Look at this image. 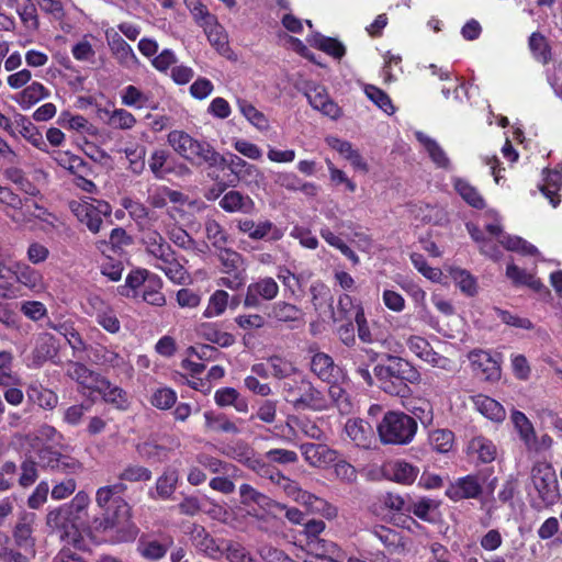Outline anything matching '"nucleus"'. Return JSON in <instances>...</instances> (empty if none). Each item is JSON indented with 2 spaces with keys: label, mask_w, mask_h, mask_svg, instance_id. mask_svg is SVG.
<instances>
[{
  "label": "nucleus",
  "mask_w": 562,
  "mask_h": 562,
  "mask_svg": "<svg viewBox=\"0 0 562 562\" xmlns=\"http://www.w3.org/2000/svg\"><path fill=\"white\" fill-rule=\"evenodd\" d=\"M304 551L306 562H346V552L335 542L314 537L307 539Z\"/></svg>",
  "instance_id": "nucleus-9"
},
{
  "label": "nucleus",
  "mask_w": 562,
  "mask_h": 562,
  "mask_svg": "<svg viewBox=\"0 0 562 562\" xmlns=\"http://www.w3.org/2000/svg\"><path fill=\"white\" fill-rule=\"evenodd\" d=\"M303 316L304 314L300 307L284 301L274 303L268 313L269 318L279 323H285L291 328H296L302 324Z\"/></svg>",
  "instance_id": "nucleus-21"
},
{
  "label": "nucleus",
  "mask_w": 562,
  "mask_h": 562,
  "mask_svg": "<svg viewBox=\"0 0 562 562\" xmlns=\"http://www.w3.org/2000/svg\"><path fill=\"white\" fill-rule=\"evenodd\" d=\"M199 335L209 340L210 342L216 344L222 347H227L233 345L234 337L233 335L220 330V328L215 324L204 323L199 327Z\"/></svg>",
  "instance_id": "nucleus-46"
},
{
  "label": "nucleus",
  "mask_w": 562,
  "mask_h": 562,
  "mask_svg": "<svg viewBox=\"0 0 562 562\" xmlns=\"http://www.w3.org/2000/svg\"><path fill=\"white\" fill-rule=\"evenodd\" d=\"M49 90L40 81H32L12 97V100L23 110H29L40 101L49 97Z\"/></svg>",
  "instance_id": "nucleus-23"
},
{
  "label": "nucleus",
  "mask_w": 562,
  "mask_h": 562,
  "mask_svg": "<svg viewBox=\"0 0 562 562\" xmlns=\"http://www.w3.org/2000/svg\"><path fill=\"white\" fill-rule=\"evenodd\" d=\"M481 493L482 486L475 475L460 477L446 490V495L453 502L476 498Z\"/></svg>",
  "instance_id": "nucleus-18"
},
{
  "label": "nucleus",
  "mask_w": 562,
  "mask_h": 562,
  "mask_svg": "<svg viewBox=\"0 0 562 562\" xmlns=\"http://www.w3.org/2000/svg\"><path fill=\"white\" fill-rule=\"evenodd\" d=\"M179 480L178 471L167 469L156 481L155 488L148 492L153 499H170L177 488Z\"/></svg>",
  "instance_id": "nucleus-24"
},
{
  "label": "nucleus",
  "mask_w": 562,
  "mask_h": 562,
  "mask_svg": "<svg viewBox=\"0 0 562 562\" xmlns=\"http://www.w3.org/2000/svg\"><path fill=\"white\" fill-rule=\"evenodd\" d=\"M327 383L329 384L328 394L340 413H350L352 411V403L347 392L349 386L347 374L345 373V379L341 381H328Z\"/></svg>",
  "instance_id": "nucleus-31"
},
{
  "label": "nucleus",
  "mask_w": 562,
  "mask_h": 562,
  "mask_svg": "<svg viewBox=\"0 0 562 562\" xmlns=\"http://www.w3.org/2000/svg\"><path fill=\"white\" fill-rule=\"evenodd\" d=\"M301 451L304 460L316 468H327L337 460V452L325 445L305 443Z\"/></svg>",
  "instance_id": "nucleus-19"
},
{
  "label": "nucleus",
  "mask_w": 562,
  "mask_h": 562,
  "mask_svg": "<svg viewBox=\"0 0 562 562\" xmlns=\"http://www.w3.org/2000/svg\"><path fill=\"white\" fill-rule=\"evenodd\" d=\"M415 136L420 143L431 161L442 169H451V162L442 147L431 137L423 132H416Z\"/></svg>",
  "instance_id": "nucleus-25"
},
{
  "label": "nucleus",
  "mask_w": 562,
  "mask_h": 562,
  "mask_svg": "<svg viewBox=\"0 0 562 562\" xmlns=\"http://www.w3.org/2000/svg\"><path fill=\"white\" fill-rule=\"evenodd\" d=\"M19 133L21 136L37 149L47 153V144L42 132L27 117L21 115L18 120Z\"/></svg>",
  "instance_id": "nucleus-37"
},
{
  "label": "nucleus",
  "mask_w": 562,
  "mask_h": 562,
  "mask_svg": "<svg viewBox=\"0 0 562 562\" xmlns=\"http://www.w3.org/2000/svg\"><path fill=\"white\" fill-rule=\"evenodd\" d=\"M35 520L34 513H23L19 517L13 531L15 544L30 555L35 554V539L33 537Z\"/></svg>",
  "instance_id": "nucleus-15"
},
{
  "label": "nucleus",
  "mask_w": 562,
  "mask_h": 562,
  "mask_svg": "<svg viewBox=\"0 0 562 562\" xmlns=\"http://www.w3.org/2000/svg\"><path fill=\"white\" fill-rule=\"evenodd\" d=\"M510 419L526 448H535L537 446V436L528 417L522 412L514 411Z\"/></svg>",
  "instance_id": "nucleus-34"
},
{
  "label": "nucleus",
  "mask_w": 562,
  "mask_h": 562,
  "mask_svg": "<svg viewBox=\"0 0 562 562\" xmlns=\"http://www.w3.org/2000/svg\"><path fill=\"white\" fill-rule=\"evenodd\" d=\"M311 370L324 382L341 381L345 379L342 369L336 366L333 358L324 352H318L313 356Z\"/></svg>",
  "instance_id": "nucleus-17"
},
{
  "label": "nucleus",
  "mask_w": 562,
  "mask_h": 562,
  "mask_svg": "<svg viewBox=\"0 0 562 562\" xmlns=\"http://www.w3.org/2000/svg\"><path fill=\"white\" fill-rule=\"evenodd\" d=\"M192 543L199 552L210 558L216 557L220 552V547L215 540L202 527L193 529Z\"/></svg>",
  "instance_id": "nucleus-41"
},
{
  "label": "nucleus",
  "mask_w": 562,
  "mask_h": 562,
  "mask_svg": "<svg viewBox=\"0 0 562 562\" xmlns=\"http://www.w3.org/2000/svg\"><path fill=\"white\" fill-rule=\"evenodd\" d=\"M249 236L255 239L267 238L269 240H278L282 237V232L269 221H262L258 224L248 226Z\"/></svg>",
  "instance_id": "nucleus-56"
},
{
  "label": "nucleus",
  "mask_w": 562,
  "mask_h": 562,
  "mask_svg": "<svg viewBox=\"0 0 562 562\" xmlns=\"http://www.w3.org/2000/svg\"><path fill=\"white\" fill-rule=\"evenodd\" d=\"M177 393L170 387H158L150 396V404L158 409H169L177 402Z\"/></svg>",
  "instance_id": "nucleus-61"
},
{
  "label": "nucleus",
  "mask_w": 562,
  "mask_h": 562,
  "mask_svg": "<svg viewBox=\"0 0 562 562\" xmlns=\"http://www.w3.org/2000/svg\"><path fill=\"white\" fill-rule=\"evenodd\" d=\"M54 160L64 169L69 172L76 173H86L88 166L86 161L77 156L71 154L70 151L56 150L53 153Z\"/></svg>",
  "instance_id": "nucleus-43"
},
{
  "label": "nucleus",
  "mask_w": 562,
  "mask_h": 562,
  "mask_svg": "<svg viewBox=\"0 0 562 562\" xmlns=\"http://www.w3.org/2000/svg\"><path fill=\"white\" fill-rule=\"evenodd\" d=\"M90 504V497L85 491L78 492L71 502L65 507L71 516V528H77L78 524L87 516Z\"/></svg>",
  "instance_id": "nucleus-40"
},
{
  "label": "nucleus",
  "mask_w": 562,
  "mask_h": 562,
  "mask_svg": "<svg viewBox=\"0 0 562 562\" xmlns=\"http://www.w3.org/2000/svg\"><path fill=\"white\" fill-rule=\"evenodd\" d=\"M469 451L484 463L492 462L496 457V447L487 438L475 437L469 443Z\"/></svg>",
  "instance_id": "nucleus-44"
},
{
  "label": "nucleus",
  "mask_w": 562,
  "mask_h": 562,
  "mask_svg": "<svg viewBox=\"0 0 562 562\" xmlns=\"http://www.w3.org/2000/svg\"><path fill=\"white\" fill-rule=\"evenodd\" d=\"M157 269L165 272L167 278L177 284H184L189 281V274L184 267L176 259L175 252L159 263H155Z\"/></svg>",
  "instance_id": "nucleus-38"
},
{
  "label": "nucleus",
  "mask_w": 562,
  "mask_h": 562,
  "mask_svg": "<svg viewBox=\"0 0 562 562\" xmlns=\"http://www.w3.org/2000/svg\"><path fill=\"white\" fill-rule=\"evenodd\" d=\"M69 209L77 220L93 234L99 233L103 217L111 214L110 204L95 199L72 200L69 202Z\"/></svg>",
  "instance_id": "nucleus-8"
},
{
  "label": "nucleus",
  "mask_w": 562,
  "mask_h": 562,
  "mask_svg": "<svg viewBox=\"0 0 562 562\" xmlns=\"http://www.w3.org/2000/svg\"><path fill=\"white\" fill-rule=\"evenodd\" d=\"M419 474V469L405 460L386 461L380 468V475L403 485H411Z\"/></svg>",
  "instance_id": "nucleus-14"
},
{
  "label": "nucleus",
  "mask_w": 562,
  "mask_h": 562,
  "mask_svg": "<svg viewBox=\"0 0 562 562\" xmlns=\"http://www.w3.org/2000/svg\"><path fill=\"white\" fill-rule=\"evenodd\" d=\"M428 441L435 451L447 453L453 447L454 435L448 429H435L429 432Z\"/></svg>",
  "instance_id": "nucleus-51"
},
{
  "label": "nucleus",
  "mask_w": 562,
  "mask_h": 562,
  "mask_svg": "<svg viewBox=\"0 0 562 562\" xmlns=\"http://www.w3.org/2000/svg\"><path fill=\"white\" fill-rule=\"evenodd\" d=\"M55 353L56 349L53 344V338L49 335H43L37 339L27 366L31 368H40L48 359L53 358Z\"/></svg>",
  "instance_id": "nucleus-35"
},
{
  "label": "nucleus",
  "mask_w": 562,
  "mask_h": 562,
  "mask_svg": "<svg viewBox=\"0 0 562 562\" xmlns=\"http://www.w3.org/2000/svg\"><path fill=\"white\" fill-rule=\"evenodd\" d=\"M540 190L553 207L560 204L562 196V167L547 172Z\"/></svg>",
  "instance_id": "nucleus-29"
},
{
  "label": "nucleus",
  "mask_w": 562,
  "mask_h": 562,
  "mask_svg": "<svg viewBox=\"0 0 562 562\" xmlns=\"http://www.w3.org/2000/svg\"><path fill=\"white\" fill-rule=\"evenodd\" d=\"M122 206L128 212L131 217L138 224L143 232L153 228L155 214L150 212L143 203L130 198L122 200Z\"/></svg>",
  "instance_id": "nucleus-28"
},
{
  "label": "nucleus",
  "mask_w": 562,
  "mask_h": 562,
  "mask_svg": "<svg viewBox=\"0 0 562 562\" xmlns=\"http://www.w3.org/2000/svg\"><path fill=\"white\" fill-rule=\"evenodd\" d=\"M15 268L16 269L14 273L19 283L34 292H41L45 290L44 278L40 271L24 263H18Z\"/></svg>",
  "instance_id": "nucleus-33"
},
{
  "label": "nucleus",
  "mask_w": 562,
  "mask_h": 562,
  "mask_svg": "<svg viewBox=\"0 0 562 562\" xmlns=\"http://www.w3.org/2000/svg\"><path fill=\"white\" fill-rule=\"evenodd\" d=\"M59 123L68 130L80 132V133H90L93 126L89 123V121L79 114H71L69 112H63L59 116Z\"/></svg>",
  "instance_id": "nucleus-62"
},
{
  "label": "nucleus",
  "mask_w": 562,
  "mask_h": 562,
  "mask_svg": "<svg viewBox=\"0 0 562 562\" xmlns=\"http://www.w3.org/2000/svg\"><path fill=\"white\" fill-rule=\"evenodd\" d=\"M347 436L361 448H370L374 441V432L371 425L359 418L348 419L345 425Z\"/></svg>",
  "instance_id": "nucleus-22"
},
{
  "label": "nucleus",
  "mask_w": 562,
  "mask_h": 562,
  "mask_svg": "<svg viewBox=\"0 0 562 562\" xmlns=\"http://www.w3.org/2000/svg\"><path fill=\"white\" fill-rule=\"evenodd\" d=\"M124 490L123 485H106L95 493L98 507L104 510V518L95 521V529L111 532L114 541L123 542L135 539L137 528L132 522L131 507L126 501L116 496Z\"/></svg>",
  "instance_id": "nucleus-1"
},
{
  "label": "nucleus",
  "mask_w": 562,
  "mask_h": 562,
  "mask_svg": "<svg viewBox=\"0 0 562 562\" xmlns=\"http://www.w3.org/2000/svg\"><path fill=\"white\" fill-rule=\"evenodd\" d=\"M95 392L101 394L105 402L115 405L117 408L124 409L127 407L126 393L121 387L111 384L109 380L106 386Z\"/></svg>",
  "instance_id": "nucleus-60"
},
{
  "label": "nucleus",
  "mask_w": 562,
  "mask_h": 562,
  "mask_svg": "<svg viewBox=\"0 0 562 562\" xmlns=\"http://www.w3.org/2000/svg\"><path fill=\"white\" fill-rule=\"evenodd\" d=\"M168 144L180 156L196 164L216 166L223 161L220 154L207 143L199 142L183 131H171L168 134Z\"/></svg>",
  "instance_id": "nucleus-4"
},
{
  "label": "nucleus",
  "mask_w": 562,
  "mask_h": 562,
  "mask_svg": "<svg viewBox=\"0 0 562 562\" xmlns=\"http://www.w3.org/2000/svg\"><path fill=\"white\" fill-rule=\"evenodd\" d=\"M105 40L112 56L120 66L126 69H136L139 66V59L131 45L114 29L105 31Z\"/></svg>",
  "instance_id": "nucleus-12"
},
{
  "label": "nucleus",
  "mask_w": 562,
  "mask_h": 562,
  "mask_svg": "<svg viewBox=\"0 0 562 562\" xmlns=\"http://www.w3.org/2000/svg\"><path fill=\"white\" fill-rule=\"evenodd\" d=\"M417 430L415 419L405 413L389 412L378 425V434L383 443H409Z\"/></svg>",
  "instance_id": "nucleus-5"
},
{
  "label": "nucleus",
  "mask_w": 562,
  "mask_h": 562,
  "mask_svg": "<svg viewBox=\"0 0 562 562\" xmlns=\"http://www.w3.org/2000/svg\"><path fill=\"white\" fill-rule=\"evenodd\" d=\"M278 483L289 497H291L293 501L302 504L305 507L307 506L310 501L313 499V494L303 491L296 482L288 477H280Z\"/></svg>",
  "instance_id": "nucleus-55"
},
{
  "label": "nucleus",
  "mask_w": 562,
  "mask_h": 562,
  "mask_svg": "<svg viewBox=\"0 0 562 562\" xmlns=\"http://www.w3.org/2000/svg\"><path fill=\"white\" fill-rule=\"evenodd\" d=\"M101 117L106 116V124L113 128L132 130L136 124V117L125 109H100Z\"/></svg>",
  "instance_id": "nucleus-36"
},
{
  "label": "nucleus",
  "mask_w": 562,
  "mask_h": 562,
  "mask_svg": "<svg viewBox=\"0 0 562 562\" xmlns=\"http://www.w3.org/2000/svg\"><path fill=\"white\" fill-rule=\"evenodd\" d=\"M279 293V285L272 278H262L248 285V306L257 302V297L262 300H273Z\"/></svg>",
  "instance_id": "nucleus-32"
},
{
  "label": "nucleus",
  "mask_w": 562,
  "mask_h": 562,
  "mask_svg": "<svg viewBox=\"0 0 562 562\" xmlns=\"http://www.w3.org/2000/svg\"><path fill=\"white\" fill-rule=\"evenodd\" d=\"M283 394L290 404L297 409H326L328 402L321 391L315 389L313 384L305 380H289L283 383Z\"/></svg>",
  "instance_id": "nucleus-6"
},
{
  "label": "nucleus",
  "mask_w": 562,
  "mask_h": 562,
  "mask_svg": "<svg viewBox=\"0 0 562 562\" xmlns=\"http://www.w3.org/2000/svg\"><path fill=\"white\" fill-rule=\"evenodd\" d=\"M210 44L221 54L225 55L228 52L227 47V35L220 23H216L215 26L207 29L204 31Z\"/></svg>",
  "instance_id": "nucleus-64"
},
{
  "label": "nucleus",
  "mask_w": 562,
  "mask_h": 562,
  "mask_svg": "<svg viewBox=\"0 0 562 562\" xmlns=\"http://www.w3.org/2000/svg\"><path fill=\"white\" fill-rule=\"evenodd\" d=\"M66 374L78 383L82 393H94L108 385V379L79 362H70Z\"/></svg>",
  "instance_id": "nucleus-10"
},
{
  "label": "nucleus",
  "mask_w": 562,
  "mask_h": 562,
  "mask_svg": "<svg viewBox=\"0 0 562 562\" xmlns=\"http://www.w3.org/2000/svg\"><path fill=\"white\" fill-rule=\"evenodd\" d=\"M469 361L473 372L484 380H497L501 375V367L497 360L485 350H473L469 353Z\"/></svg>",
  "instance_id": "nucleus-16"
},
{
  "label": "nucleus",
  "mask_w": 562,
  "mask_h": 562,
  "mask_svg": "<svg viewBox=\"0 0 562 562\" xmlns=\"http://www.w3.org/2000/svg\"><path fill=\"white\" fill-rule=\"evenodd\" d=\"M473 403L477 412L494 423H502L506 417L503 405L492 397L479 394L473 397Z\"/></svg>",
  "instance_id": "nucleus-30"
},
{
  "label": "nucleus",
  "mask_w": 562,
  "mask_h": 562,
  "mask_svg": "<svg viewBox=\"0 0 562 562\" xmlns=\"http://www.w3.org/2000/svg\"><path fill=\"white\" fill-rule=\"evenodd\" d=\"M95 363L110 368H119L124 364V358L113 349L98 346L92 351Z\"/></svg>",
  "instance_id": "nucleus-54"
},
{
  "label": "nucleus",
  "mask_w": 562,
  "mask_h": 562,
  "mask_svg": "<svg viewBox=\"0 0 562 562\" xmlns=\"http://www.w3.org/2000/svg\"><path fill=\"white\" fill-rule=\"evenodd\" d=\"M386 364H379L374 368V374L380 382V387L391 395L404 397L408 394V383H418L420 373L407 360L387 356Z\"/></svg>",
  "instance_id": "nucleus-3"
},
{
  "label": "nucleus",
  "mask_w": 562,
  "mask_h": 562,
  "mask_svg": "<svg viewBox=\"0 0 562 562\" xmlns=\"http://www.w3.org/2000/svg\"><path fill=\"white\" fill-rule=\"evenodd\" d=\"M307 42L310 45L337 59H340L346 53V48L342 43L331 37H325L319 33L312 34L307 38Z\"/></svg>",
  "instance_id": "nucleus-39"
},
{
  "label": "nucleus",
  "mask_w": 562,
  "mask_h": 562,
  "mask_svg": "<svg viewBox=\"0 0 562 562\" xmlns=\"http://www.w3.org/2000/svg\"><path fill=\"white\" fill-rule=\"evenodd\" d=\"M148 101L149 97L136 86L128 85L121 91V102L125 106L143 109Z\"/></svg>",
  "instance_id": "nucleus-53"
},
{
  "label": "nucleus",
  "mask_w": 562,
  "mask_h": 562,
  "mask_svg": "<svg viewBox=\"0 0 562 562\" xmlns=\"http://www.w3.org/2000/svg\"><path fill=\"white\" fill-rule=\"evenodd\" d=\"M453 187L460 196L471 206L476 209H482L484 206V200L481 194L464 179L456 178L453 180Z\"/></svg>",
  "instance_id": "nucleus-50"
},
{
  "label": "nucleus",
  "mask_w": 562,
  "mask_h": 562,
  "mask_svg": "<svg viewBox=\"0 0 562 562\" xmlns=\"http://www.w3.org/2000/svg\"><path fill=\"white\" fill-rule=\"evenodd\" d=\"M506 277L517 286H527L535 292H540L544 289L543 283L535 276V273H531L515 263L507 265Z\"/></svg>",
  "instance_id": "nucleus-27"
},
{
  "label": "nucleus",
  "mask_w": 562,
  "mask_h": 562,
  "mask_svg": "<svg viewBox=\"0 0 562 562\" xmlns=\"http://www.w3.org/2000/svg\"><path fill=\"white\" fill-rule=\"evenodd\" d=\"M27 398L43 409L52 411L58 404L57 394L43 386L40 382H32L26 390Z\"/></svg>",
  "instance_id": "nucleus-26"
},
{
  "label": "nucleus",
  "mask_w": 562,
  "mask_h": 562,
  "mask_svg": "<svg viewBox=\"0 0 562 562\" xmlns=\"http://www.w3.org/2000/svg\"><path fill=\"white\" fill-rule=\"evenodd\" d=\"M46 525L52 530L61 531L60 538L64 539L70 535L69 529L71 528V516L65 509V507H59L54 510H50L46 516Z\"/></svg>",
  "instance_id": "nucleus-42"
},
{
  "label": "nucleus",
  "mask_w": 562,
  "mask_h": 562,
  "mask_svg": "<svg viewBox=\"0 0 562 562\" xmlns=\"http://www.w3.org/2000/svg\"><path fill=\"white\" fill-rule=\"evenodd\" d=\"M40 223V227L44 232L56 229L60 226L59 217L45 206L36 202L34 211V224Z\"/></svg>",
  "instance_id": "nucleus-57"
},
{
  "label": "nucleus",
  "mask_w": 562,
  "mask_h": 562,
  "mask_svg": "<svg viewBox=\"0 0 562 562\" xmlns=\"http://www.w3.org/2000/svg\"><path fill=\"white\" fill-rule=\"evenodd\" d=\"M450 278L454 281L459 289L468 294L473 295L476 292V281L474 277L467 270L458 267H448L446 269Z\"/></svg>",
  "instance_id": "nucleus-47"
},
{
  "label": "nucleus",
  "mask_w": 562,
  "mask_h": 562,
  "mask_svg": "<svg viewBox=\"0 0 562 562\" xmlns=\"http://www.w3.org/2000/svg\"><path fill=\"white\" fill-rule=\"evenodd\" d=\"M88 313L108 333L116 334L121 329V322L113 307L98 295L88 299Z\"/></svg>",
  "instance_id": "nucleus-11"
},
{
  "label": "nucleus",
  "mask_w": 562,
  "mask_h": 562,
  "mask_svg": "<svg viewBox=\"0 0 562 562\" xmlns=\"http://www.w3.org/2000/svg\"><path fill=\"white\" fill-rule=\"evenodd\" d=\"M161 280L157 276L149 277L146 286L143 290L142 299L154 306H162L166 304V297L161 292Z\"/></svg>",
  "instance_id": "nucleus-48"
},
{
  "label": "nucleus",
  "mask_w": 562,
  "mask_h": 562,
  "mask_svg": "<svg viewBox=\"0 0 562 562\" xmlns=\"http://www.w3.org/2000/svg\"><path fill=\"white\" fill-rule=\"evenodd\" d=\"M143 244L146 252L155 259V263L161 262L173 254L171 246L153 228L143 233Z\"/></svg>",
  "instance_id": "nucleus-20"
},
{
  "label": "nucleus",
  "mask_w": 562,
  "mask_h": 562,
  "mask_svg": "<svg viewBox=\"0 0 562 562\" xmlns=\"http://www.w3.org/2000/svg\"><path fill=\"white\" fill-rule=\"evenodd\" d=\"M530 479L537 495L544 506H552L561 497L555 471L551 463L537 461L530 471Z\"/></svg>",
  "instance_id": "nucleus-7"
},
{
  "label": "nucleus",
  "mask_w": 562,
  "mask_h": 562,
  "mask_svg": "<svg viewBox=\"0 0 562 562\" xmlns=\"http://www.w3.org/2000/svg\"><path fill=\"white\" fill-rule=\"evenodd\" d=\"M205 428L209 431L237 432L236 424L229 422L225 416L215 415L212 412L204 413Z\"/></svg>",
  "instance_id": "nucleus-59"
},
{
  "label": "nucleus",
  "mask_w": 562,
  "mask_h": 562,
  "mask_svg": "<svg viewBox=\"0 0 562 562\" xmlns=\"http://www.w3.org/2000/svg\"><path fill=\"white\" fill-rule=\"evenodd\" d=\"M228 303V294L223 290L215 291L207 303L204 316L207 318L220 316L226 310Z\"/></svg>",
  "instance_id": "nucleus-63"
},
{
  "label": "nucleus",
  "mask_w": 562,
  "mask_h": 562,
  "mask_svg": "<svg viewBox=\"0 0 562 562\" xmlns=\"http://www.w3.org/2000/svg\"><path fill=\"white\" fill-rule=\"evenodd\" d=\"M35 205V200L25 199L14 212H7V216L18 225L26 226L34 224Z\"/></svg>",
  "instance_id": "nucleus-49"
},
{
  "label": "nucleus",
  "mask_w": 562,
  "mask_h": 562,
  "mask_svg": "<svg viewBox=\"0 0 562 562\" xmlns=\"http://www.w3.org/2000/svg\"><path fill=\"white\" fill-rule=\"evenodd\" d=\"M529 47L533 57L542 63L547 64L551 58V49L546 37L539 33H532L529 38Z\"/></svg>",
  "instance_id": "nucleus-58"
},
{
  "label": "nucleus",
  "mask_w": 562,
  "mask_h": 562,
  "mask_svg": "<svg viewBox=\"0 0 562 562\" xmlns=\"http://www.w3.org/2000/svg\"><path fill=\"white\" fill-rule=\"evenodd\" d=\"M149 277H154V274L148 273L146 270H135L128 273L125 279V284L121 286V294L124 296H136L137 290L143 285L146 286V283Z\"/></svg>",
  "instance_id": "nucleus-52"
},
{
  "label": "nucleus",
  "mask_w": 562,
  "mask_h": 562,
  "mask_svg": "<svg viewBox=\"0 0 562 562\" xmlns=\"http://www.w3.org/2000/svg\"><path fill=\"white\" fill-rule=\"evenodd\" d=\"M485 228L490 235L487 238L483 236V232L477 226L472 223L467 224V229L479 244L481 252L493 260H498L502 256L495 240L510 251H517L525 256H536L538 254L537 248L522 238L504 234L497 221L486 224Z\"/></svg>",
  "instance_id": "nucleus-2"
},
{
  "label": "nucleus",
  "mask_w": 562,
  "mask_h": 562,
  "mask_svg": "<svg viewBox=\"0 0 562 562\" xmlns=\"http://www.w3.org/2000/svg\"><path fill=\"white\" fill-rule=\"evenodd\" d=\"M363 92L367 98L385 114L392 115L395 113V106L393 105L391 98L376 86L364 83Z\"/></svg>",
  "instance_id": "nucleus-45"
},
{
  "label": "nucleus",
  "mask_w": 562,
  "mask_h": 562,
  "mask_svg": "<svg viewBox=\"0 0 562 562\" xmlns=\"http://www.w3.org/2000/svg\"><path fill=\"white\" fill-rule=\"evenodd\" d=\"M304 94L314 110L319 111L331 120H337L341 116L342 112L340 106L331 100L327 90L323 86H308Z\"/></svg>",
  "instance_id": "nucleus-13"
}]
</instances>
